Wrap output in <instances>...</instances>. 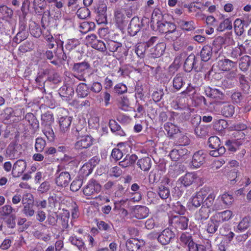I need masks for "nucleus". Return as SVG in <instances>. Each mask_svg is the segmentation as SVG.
<instances>
[{
	"mask_svg": "<svg viewBox=\"0 0 251 251\" xmlns=\"http://www.w3.org/2000/svg\"><path fill=\"white\" fill-rule=\"evenodd\" d=\"M201 60L199 56L191 53L185 60L183 68L186 72H190L192 70L199 72L202 69Z\"/></svg>",
	"mask_w": 251,
	"mask_h": 251,
	"instance_id": "obj_1",
	"label": "nucleus"
},
{
	"mask_svg": "<svg viewBox=\"0 0 251 251\" xmlns=\"http://www.w3.org/2000/svg\"><path fill=\"white\" fill-rule=\"evenodd\" d=\"M209 147L214 149L211 151L209 154L213 157H218L224 154L226 152V149L224 146H221V141L216 136H211L208 140Z\"/></svg>",
	"mask_w": 251,
	"mask_h": 251,
	"instance_id": "obj_2",
	"label": "nucleus"
},
{
	"mask_svg": "<svg viewBox=\"0 0 251 251\" xmlns=\"http://www.w3.org/2000/svg\"><path fill=\"white\" fill-rule=\"evenodd\" d=\"M71 176L69 172L58 169L55 174V183L59 187L68 186L71 181Z\"/></svg>",
	"mask_w": 251,
	"mask_h": 251,
	"instance_id": "obj_3",
	"label": "nucleus"
},
{
	"mask_svg": "<svg viewBox=\"0 0 251 251\" xmlns=\"http://www.w3.org/2000/svg\"><path fill=\"white\" fill-rule=\"evenodd\" d=\"M76 131L78 132V135L75 144V149L82 150L88 149L93 145L94 139L91 136L88 135H80L77 129H76Z\"/></svg>",
	"mask_w": 251,
	"mask_h": 251,
	"instance_id": "obj_4",
	"label": "nucleus"
},
{
	"mask_svg": "<svg viewBox=\"0 0 251 251\" xmlns=\"http://www.w3.org/2000/svg\"><path fill=\"white\" fill-rule=\"evenodd\" d=\"M169 222L176 230H185L188 226L189 219L185 216L176 215L170 217Z\"/></svg>",
	"mask_w": 251,
	"mask_h": 251,
	"instance_id": "obj_5",
	"label": "nucleus"
},
{
	"mask_svg": "<svg viewBox=\"0 0 251 251\" xmlns=\"http://www.w3.org/2000/svg\"><path fill=\"white\" fill-rule=\"evenodd\" d=\"M100 184L94 178L90 179L83 189V194L86 196L98 194L100 191Z\"/></svg>",
	"mask_w": 251,
	"mask_h": 251,
	"instance_id": "obj_6",
	"label": "nucleus"
},
{
	"mask_svg": "<svg viewBox=\"0 0 251 251\" xmlns=\"http://www.w3.org/2000/svg\"><path fill=\"white\" fill-rule=\"evenodd\" d=\"M157 30L161 33L166 34V36L169 38L170 34L175 33L176 32V25L173 23L162 21L158 23Z\"/></svg>",
	"mask_w": 251,
	"mask_h": 251,
	"instance_id": "obj_7",
	"label": "nucleus"
},
{
	"mask_svg": "<svg viewBox=\"0 0 251 251\" xmlns=\"http://www.w3.org/2000/svg\"><path fill=\"white\" fill-rule=\"evenodd\" d=\"M107 6L103 2L99 3L95 7V12L97 14V21L99 24H103L107 21Z\"/></svg>",
	"mask_w": 251,
	"mask_h": 251,
	"instance_id": "obj_8",
	"label": "nucleus"
},
{
	"mask_svg": "<svg viewBox=\"0 0 251 251\" xmlns=\"http://www.w3.org/2000/svg\"><path fill=\"white\" fill-rule=\"evenodd\" d=\"M145 245V242L144 240L134 238H129L126 244V248L128 251H143V248Z\"/></svg>",
	"mask_w": 251,
	"mask_h": 251,
	"instance_id": "obj_9",
	"label": "nucleus"
},
{
	"mask_svg": "<svg viewBox=\"0 0 251 251\" xmlns=\"http://www.w3.org/2000/svg\"><path fill=\"white\" fill-rule=\"evenodd\" d=\"M175 237L174 232L169 228H166L159 234L157 240L161 245H166L169 244Z\"/></svg>",
	"mask_w": 251,
	"mask_h": 251,
	"instance_id": "obj_10",
	"label": "nucleus"
},
{
	"mask_svg": "<svg viewBox=\"0 0 251 251\" xmlns=\"http://www.w3.org/2000/svg\"><path fill=\"white\" fill-rule=\"evenodd\" d=\"M170 118L169 120L171 122H174V118L178 115V114L175 112H170ZM164 128L167 132L169 137H173L174 134H176L179 131V129L172 122H167L164 125Z\"/></svg>",
	"mask_w": 251,
	"mask_h": 251,
	"instance_id": "obj_11",
	"label": "nucleus"
},
{
	"mask_svg": "<svg viewBox=\"0 0 251 251\" xmlns=\"http://www.w3.org/2000/svg\"><path fill=\"white\" fill-rule=\"evenodd\" d=\"M21 150L20 145L10 144L6 150L5 156L11 160L18 158L22 154Z\"/></svg>",
	"mask_w": 251,
	"mask_h": 251,
	"instance_id": "obj_12",
	"label": "nucleus"
},
{
	"mask_svg": "<svg viewBox=\"0 0 251 251\" xmlns=\"http://www.w3.org/2000/svg\"><path fill=\"white\" fill-rule=\"evenodd\" d=\"M198 178V176L196 173L189 172L181 176L178 180L183 186L187 187L195 183Z\"/></svg>",
	"mask_w": 251,
	"mask_h": 251,
	"instance_id": "obj_13",
	"label": "nucleus"
},
{
	"mask_svg": "<svg viewBox=\"0 0 251 251\" xmlns=\"http://www.w3.org/2000/svg\"><path fill=\"white\" fill-rule=\"evenodd\" d=\"M188 152L185 147H178L177 149L172 150L169 153V156L172 161H177L184 158V156L187 155Z\"/></svg>",
	"mask_w": 251,
	"mask_h": 251,
	"instance_id": "obj_14",
	"label": "nucleus"
},
{
	"mask_svg": "<svg viewBox=\"0 0 251 251\" xmlns=\"http://www.w3.org/2000/svg\"><path fill=\"white\" fill-rule=\"evenodd\" d=\"M212 217V219L219 224L230 220L233 217V212L231 210H226L222 212H216Z\"/></svg>",
	"mask_w": 251,
	"mask_h": 251,
	"instance_id": "obj_15",
	"label": "nucleus"
},
{
	"mask_svg": "<svg viewBox=\"0 0 251 251\" xmlns=\"http://www.w3.org/2000/svg\"><path fill=\"white\" fill-rule=\"evenodd\" d=\"M237 62L228 59L220 60L217 62V67L218 69L223 72H229L236 68Z\"/></svg>",
	"mask_w": 251,
	"mask_h": 251,
	"instance_id": "obj_16",
	"label": "nucleus"
},
{
	"mask_svg": "<svg viewBox=\"0 0 251 251\" xmlns=\"http://www.w3.org/2000/svg\"><path fill=\"white\" fill-rule=\"evenodd\" d=\"M25 120L30 126L32 133H35L39 129V121L33 113H27L25 116Z\"/></svg>",
	"mask_w": 251,
	"mask_h": 251,
	"instance_id": "obj_17",
	"label": "nucleus"
},
{
	"mask_svg": "<svg viewBox=\"0 0 251 251\" xmlns=\"http://www.w3.org/2000/svg\"><path fill=\"white\" fill-rule=\"evenodd\" d=\"M107 50L112 52H117L119 56H122L124 49L122 44L120 42H116L112 40L107 41Z\"/></svg>",
	"mask_w": 251,
	"mask_h": 251,
	"instance_id": "obj_18",
	"label": "nucleus"
},
{
	"mask_svg": "<svg viewBox=\"0 0 251 251\" xmlns=\"http://www.w3.org/2000/svg\"><path fill=\"white\" fill-rule=\"evenodd\" d=\"M141 22L139 18H133L128 26V32L130 36H134L139 32L141 28Z\"/></svg>",
	"mask_w": 251,
	"mask_h": 251,
	"instance_id": "obj_19",
	"label": "nucleus"
},
{
	"mask_svg": "<svg viewBox=\"0 0 251 251\" xmlns=\"http://www.w3.org/2000/svg\"><path fill=\"white\" fill-rule=\"evenodd\" d=\"M205 160V154L203 153L202 151H199L195 152L192 158V165L196 168L200 167Z\"/></svg>",
	"mask_w": 251,
	"mask_h": 251,
	"instance_id": "obj_20",
	"label": "nucleus"
},
{
	"mask_svg": "<svg viewBox=\"0 0 251 251\" xmlns=\"http://www.w3.org/2000/svg\"><path fill=\"white\" fill-rule=\"evenodd\" d=\"M26 167V161L23 159H19L14 164L12 174L15 176H20L25 170Z\"/></svg>",
	"mask_w": 251,
	"mask_h": 251,
	"instance_id": "obj_21",
	"label": "nucleus"
},
{
	"mask_svg": "<svg viewBox=\"0 0 251 251\" xmlns=\"http://www.w3.org/2000/svg\"><path fill=\"white\" fill-rule=\"evenodd\" d=\"M204 93L207 97L217 100H222L224 97V94L219 90L209 86L204 87Z\"/></svg>",
	"mask_w": 251,
	"mask_h": 251,
	"instance_id": "obj_22",
	"label": "nucleus"
},
{
	"mask_svg": "<svg viewBox=\"0 0 251 251\" xmlns=\"http://www.w3.org/2000/svg\"><path fill=\"white\" fill-rule=\"evenodd\" d=\"M72 118L70 116H62L59 118L58 122L60 131L65 133L70 130Z\"/></svg>",
	"mask_w": 251,
	"mask_h": 251,
	"instance_id": "obj_23",
	"label": "nucleus"
},
{
	"mask_svg": "<svg viewBox=\"0 0 251 251\" xmlns=\"http://www.w3.org/2000/svg\"><path fill=\"white\" fill-rule=\"evenodd\" d=\"M149 208L145 206L137 205L133 211L135 217L138 219L146 218L149 214Z\"/></svg>",
	"mask_w": 251,
	"mask_h": 251,
	"instance_id": "obj_24",
	"label": "nucleus"
},
{
	"mask_svg": "<svg viewBox=\"0 0 251 251\" xmlns=\"http://www.w3.org/2000/svg\"><path fill=\"white\" fill-rule=\"evenodd\" d=\"M178 26L183 30L190 31L194 30L196 25L193 21L179 20L177 21Z\"/></svg>",
	"mask_w": 251,
	"mask_h": 251,
	"instance_id": "obj_25",
	"label": "nucleus"
},
{
	"mask_svg": "<svg viewBox=\"0 0 251 251\" xmlns=\"http://www.w3.org/2000/svg\"><path fill=\"white\" fill-rule=\"evenodd\" d=\"M151 160L149 157L140 158L137 161V165L141 170L144 172L149 171L151 166Z\"/></svg>",
	"mask_w": 251,
	"mask_h": 251,
	"instance_id": "obj_26",
	"label": "nucleus"
},
{
	"mask_svg": "<svg viewBox=\"0 0 251 251\" xmlns=\"http://www.w3.org/2000/svg\"><path fill=\"white\" fill-rule=\"evenodd\" d=\"M126 17L121 10H117L114 13V21L117 26L122 28L126 24Z\"/></svg>",
	"mask_w": 251,
	"mask_h": 251,
	"instance_id": "obj_27",
	"label": "nucleus"
},
{
	"mask_svg": "<svg viewBox=\"0 0 251 251\" xmlns=\"http://www.w3.org/2000/svg\"><path fill=\"white\" fill-rule=\"evenodd\" d=\"M59 94L61 97L70 99L74 94V90L72 87L64 85L59 89Z\"/></svg>",
	"mask_w": 251,
	"mask_h": 251,
	"instance_id": "obj_28",
	"label": "nucleus"
},
{
	"mask_svg": "<svg viewBox=\"0 0 251 251\" xmlns=\"http://www.w3.org/2000/svg\"><path fill=\"white\" fill-rule=\"evenodd\" d=\"M24 208L22 212L24 214L26 217H32L35 214V210L34 209L33 202L32 200H30L26 202H23Z\"/></svg>",
	"mask_w": 251,
	"mask_h": 251,
	"instance_id": "obj_29",
	"label": "nucleus"
},
{
	"mask_svg": "<svg viewBox=\"0 0 251 251\" xmlns=\"http://www.w3.org/2000/svg\"><path fill=\"white\" fill-rule=\"evenodd\" d=\"M212 54V48L210 45H205L202 48L201 51V60L204 62L208 61Z\"/></svg>",
	"mask_w": 251,
	"mask_h": 251,
	"instance_id": "obj_30",
	"label": "nucleus"
},
{
	"mask_svg": "<svg viewBox=\"0 0 251 251\" xmlns=\"http://www.w3.org/2000/svg\"><path fill=\"white\" fill-rule=\"evenodd\" d=\"M90 67V64L83 61L80 63H75L73 67V70L74 72L77 74H85L86 70Z\"/></svg>",
	"mask_w": 251,
	"mask_h": 251,
	"instance_id": "obj_31",
	"label": "nucleus"
},
{
	"mask_svg": "<svg viewBox=\"0 0 251 251\" xmlns=\"http://www.w3.org/2000/svg\"><path fill=\"white\" fill-rule=\"evenodd\" d=\"M210 129V126L199 124L195 128V133L198 137H204L208 135Z\"/></svg>",
	"mask_w": 251,
	"mask_h": 251,
	"instance_id": "obj_32",
	"label": "nucleus"
},
{
	"mask_svg": "<svg viewBox=\"0 0 251 251\" xmlns=\"http://www.w3.org/2000/svg\"><path fill=\"white\" fill-rule=\"evenodd\" d=\"M54 42L56 43L57 46V50L55 53L57 56L58 58L60 60H66L67 57L64 51L63 41H61L60 39H57L54 41Z\"/></svg>",
	"mask_w": 251,
	"mask_h": 251,
	"instance_id": "obj_33",
	"label": "nucleus"
},
{
	"mask_svg": "<svg viewBox=\"0 0 251 251\" xmlns=\"http://www.w3.org/2000/svg\"><path fill=\"white\" fill-rule=\"evenodd\" d=\"M95 27L96 25L94 22L84 21L80 24L79 31L83 34H86L94 30Z\"/></svg>",
	"mask_w": 251,
	"mask_h": 251,
	"instance_id": "obj_34",
	"label": "nucleus"
},
{
	"mask_svg": "<svg viewBox=\"0 0 251 251\" xmlns=\"http://www.w3.org/2000/svg\"><path fill=\"white\" fill-rule=\"evenodd\" d=\"M251 63V57L249 55L242 56L239 63V67L243 72H246L249 68Z\"/></svg>",
	"mask_w": 251,
	"mask_h": 251,
	"instance_id": "obj_35",
	"label": "nucleus"
},
{
	"mask_svg": "<svg viewBox=\"0 0 251 251\" xmlns=\"http://www.w3.org/2000/svg\"><path fill=\"white\" fill-rule=\"evenodd\" d=\"M70 212L65 209H62V213L60 215V220L62 227L63 229H67L69 227V221L70 219Z\"/></svg>",
	"mask_w": 251,
	"mask_h": 251,
	"instance_id": "obj_36",
	"label": "nucleus"
},
{
	"mask_svg": "<svg viewBox=\"0 0 251 251\" xmlns=\"http://www.w3.org/2000/svg\"><path fill=\"white\" fill-rule=\"evenodd\" d=\"M166 44L164 42H160L151 49V52L155 57L161 56L165 51Z\"/></svg>",
	"mask_w": 251,
	"mask_h": 251,
	"instance_id": "obj_37",
	"label": "nucleus"
},
{
	"mask_svg": "<svg viewBox=\"0 0 251 251\" xmlns=\"http://www.w3.org/2000/svg\"><path fill=\"white\" fill-rule=\"evenodd\" d=\"M77 95L80 98H84L89 93V89L88 85L85 83H80L76 89Z\"/></svg>",
	"mask_w": 251,
	"mask_h": 251,
	"instance_id": "obj_38",
	"label": "nucleus"
},
{
	"mask_svg": "<svg viewBox=\"0 0 251 251\" xmlns=\"http://www.w3.org/2000/svg\"><path fill=\"white\" fill-rule=\"evenodd\" d=\"M185 82L183 81V74L178 73L175 76L173 81V86L176 90H180Z\"/></svg>",
	"mask_w": 251,
	"mask_h": 251,
	"instance_id": "obj_39",
	"label": "nucleus"
},
{
	"mask_svg": "<svg viewBox=\"0 0 251 251\" xmlns=\"http://www.w3.org/2000/svg\"><path fill=\"white\" fill-rule=\"evenodd\" d=\"M219 226V224L211 217L205 226V229L208 233L213 234L217 230Z\"/></svg>",
	"mask_w": 251,
	"mask_h": 251,
	"instance_id": "obj_40",
	"label": "nucleus"
},
{
	"mask_svg": "<svg viewBox=\"0 0 251 251\" xmlns=\"http://www.w3.org/2000/svg\"><path fill=\"white\" fill-rule=\"evenodd\" d=\"M42 125L46 126H51L54 121V117L52 113L47 111L41 116Z\"/></svg>",
	"mask_w": 251,
	"mask_h": 251,
	"instance_id": "obj_41",
	"label": "nucleus"
},
{
	"mask_svg": "<svg viewBox=\"0 0 251 251\" xmlns=\"http://www.w3.org/2000/svg\"><path fill=\"white\" fill-rule=\"evenodd\" d=\"M98 229L100 231H104L109 233L112 231L113 225L110 223H106L103 221H99L97 223Z\"/></svg>",
	"mask_w": 251,
	"mask_h": 251,
	"instance_id": "obj_42",
	"label": "nucleus"
},
{
	"mask_svg": "<svg viewBox=\"0 0 251 251\" xmlns=\"http://www.w3.org/2000/svg\"><path fill=\"white\" fill-rule=\"evenodd\" d=\"M181 243L184 245H187L188 248L190 247L191 243H194L192 234L188 232H183L179 238Z\"/></svg>",
	"mask_w": 251,
	"mask_h": 251,
	"instance_id": "obj_43",
	"label": "nucleus"
},
{
	"mask_svg": "<svg viewBox=\"0 0 251 251\" xmlns=\"http://www.w3.org/2000/svg\"><path fill=\"white\" fill-rule=\"evenodd\" d=\"M235 107L232 104H226L222 109L221 113L226 117H231L234 114Z\"/></svg>",
	"mask_w": 251,
	"mask_h": 251,
	"instance_id": "obj_44",
	"label": "nucleus"
},
{
	"mask_svg": "<svg viewBox=\"0 0 251 251\" xmlns=\"http://www.w3.org/2000/svg\"><path fill=\"white\" fill-rule=\"evenodd\" d=\"M220 201H221L225 207H228L230 206L234 201V199L232 194L228 193H225L220 195Z\"/></svg>",
	"mask_w": 251,
	"mask_h": 251,
	"instance_id": "obj_45",
	"label": "nucleus"
},
{
	"mask_svg": "<svg viewBox=\"0 0 251 251\" xmlns=\"http://www.w3.org/2000/svg\"><path fill=\"white\" fill-rule=\"evenodd\" d=\"M29 28L30 34L36 38L39 37L42 34V30L39 25L33 22L29 25Z\"/></svg>",
	"mask_w": 251,
	"mask_h": 251,
	"instance_id": "obj_46",
	"label": "nucleus"
},
{
	"mask_svg": "<svg viewBox=\"0 0 251 251\" xmlns=\"http://www.w3.org/2000/svg\"><path fill=\"white\" fill-rule=\"evenodd\" d=\"M13 212H15V209L10 205L6 204L0 207V216L3 217L10 216Z\"/></svg>",
	"mask_w": 251,
	"mask_h": 251,
	"instance_id": "obj_47",
	"label": "nucleus"
},
{
	"mask_svg": "<svg viewBox=\"0 0 251 251\" xmlns=\"http://www.w3.org/2000/svg\"><path fill=\"white\" fill-rule=\"evenodd\" d=\"M244 24L242 20L240 19L235 20L234 23V28L236 35L240 36L243 33L244 31Z\"/></svg>",
	"mask_w": 251,
	"mask_h": 251,
	"instance_id": "obj_48",
	"label": "nucleus"
},
{
	"mask_svg": "<svg viewBox=\"0 0 251 251\" xmlns=\"http://www.w3.org/2000/svg\"><path fill=\"white\" fill-rule=\"evenodd\" d=\"M232 27L231 21L229 19L227 18L225 19L221 22L217 28V30L218 31H224L226 29L230 30Z\"/></svg>",
	"mask_w": 251,
	"mask_h": 251,
	"instance_id": "obj_49",
	"label": "nucleus"
},
{
	"mask_svg": "<svg viewBox=\"0 0 251 251\" xmlns=\"http://www.w3.org/2000/svg\"><path fill=\"white\" fill-rule=\"evenodd\" d=\"M43 132L49 141L52 142L54 141L55 135L51 126H44Z\"/></svg>",
	"mask_w": 251,
	"mask_h": 251,
	"instance_id": "obj_50",
	"label": "nucleus"
},
{
	"mask_svg": "<svg viewBox=\"0 0 251 251\" xmlns=\"http://www.w3.org/2000/svg\"><path fill=\"white\" fill-rule=\"evenodd\" d=\"M69 242L73 245L77 247L81 250L84 245V243L81 238L77 237L76 236H71L69 238Z\"/></svg>",
	"mask_w": 251,
	"mask_h": 251,
	"instance_id": "obj_51",
	"label": "nucleus"
},
{
	"mask_svg": "<svg viewBox=\"0 0 251 251\" xmlns=\"http://www.w3.org/2000/svg\"><path fill=\"white\" fill-rule=\"evenodd\" d=\"M239 81L241 89L243 91L248 92L250 89V85L245 76L244 75H241L239 77Z\"/></svg>",
	"mask_w": 251,
	"mask_h": 251,
	"instance_id": "obj_52",
	"label": "nucleus"
},
{
	"mask_svg": "<svg viewBox=\"0 0 251 251\" xmlns=\"http://www.w3.org/2000/svg\"><path fill=\"white\" fill-rule=\"evenodd\" d=\"M214 128L218 131H221L228 126L227 122L223 119L216 120L214 123Z\"/></svg>",
	"mask_w": 251,
	"mask_h": 251,
	"instance_id": "obj_53",
	"label": "nucleus"
},
{
	"mask_svg": "<svg viewBox=\"0 0 251 251\" xmlns=\"http://www.w3.org/2000/svg\"><path fill=\"white\" fill-rule=\"evenodd\" d=\"M79 45L80 42L78 39L75 38L70 39L67 40L65 47L67 50L71 51L75 49Z\"/></svg>",
	"mask_w": 251,
	"mask_h": 251,
	"instance_id": "obj_54",
	"label": "nucleus"
},
{
	"mask_svg": "<svg viewBox=\"0 0 251 251\" xmlns=\"http://www.w3.org/2000/svg\"><path fill=\"white\" fill-rule=\"evenodd\" d=\"M250 217H245L239 223L237 226V229L240 231H244L250 226Z\"/></svg>",
	"mask_w": 251,
	"mask_h": 251,
	"instance_id": "obj_55",
	"label": "nucleus"
},
{
	"mask_svg": "<svg viewBox=\"0 0 251 251\" xmlns=\"http://www.w3.org/2000/svg\"><path fill=\"white\" fill-rule=\"evenodd\" d=\"M95 43L92 44L91 47L95 50H97L101 52H105L106 51L107 48L105 44L101 40H98L94 41Z\"/></svg>",
	"mask_w": 251,
	"mask_h": 251,
	"instance_id": "obj_56",
	"label": "nucleus"
},
{
	"mask_svg": "<svg viewBox=\"0 0 251 251\" xmlns=\"http://www.w3.org/2000/svg\"><path fill=\"white\" fill-rule=\"evenodd\" d=\"M90 11L86 7L79 8L76 13L77 16L80 19H85L90 16Z\"/></svg>",
	"mask_w": 251,
	"mask_h": 251,
	"instance_id": "obj_57",
	"label": "nucleus"
},
{
	"mask_svg": "<svg viewBox=\"0 0 251 251\" xmlns=\"http://www.w3.org/2000/svg\"><path fill=\"white\" fill-rule=\"evenodd\" d=\"M28 32L18 31L16 36L13 38V42L16 44H19L25 40L28 36Z\"/></svg>",
	"mask_w": 251,
	"mask_h": 251,
	"instance_id": "obj_58",
	"label": "nucleus"
},
{
	"mask_svg": "<svg viewBox=\"0 0 251 251\" xmlns=\"http://www.w3.org/2000/svg\"><path fill=\"white\" fill-rule=\"evenodd\" d=\"M46 145V141L42 138H37L35 144V149L36 151L38 152H42L44 150Z\"/></svg>",
	"mask_w": 251,
	"mask_h": 251,
	"instance_id": "obj_59",
	"label": "nucleus"
},
{
	"mask_svg": "<svg viewBox=\"0 0 251 251\" xmlns=\"http://www.w3.org/2000/svg\"><path fill=\"white\" fill-rule=\"evenodd\" d=\"M157 192L160 198L163 200L167 199L170 194L169 189L163 185L159 187Z\"/></svg>",
	"mask_w": 251,
	"mask_h": 251,
	"instance_id": "obj_60",
	"label": "nucleus"
},
{
	"mask_svg": "<svg viewBox=\"0 0 251 251\" xmlns=\"http://www.w3.org/2000/svg\"><path fill=\"white\" fill-rule=\"evenodd\" d=\"M163 19V15L161 11L158 9H154L152 13L151 22L153 23L156 22L157 25L158 23L162 22L161 20Z\"/></svg>",
	"mask_w": 251,
	"mask_h": 251,
	"instance_id": "obj_61",
	"label": "nucleus"
},
{
	"mask_svg": "<svg viewBox=\"0 0 251 251\" xmlns=\"http://www.w3.org/2000/svg\"><path fill=\"white\" fill-rule=\"evenodd\" d=\"M173 210L176 213L179 214V215H183L186 211V208L180 201H176L173 204Z\"/></svg>",
	"mask_w": 251,
	"mask_h": 251,
	"instance_id": "obj_62",
	"label": "nucleus"
},
{
	"mask_svg": "<svg viewBox=\"0 0 251 251\" xmlns=\"http://www.w3.org/2000/svg\"><path fill=\"white\" fill-rule=\"evenodd\" d=\"M188 251H207L206 247L202 244H198L195 243H191L190 247L188 248Z\"/></svg>",
	"mask_w": 251,
	"mask_h": 251,
	"instance_id": "obj_63",
	"label": "nucleus"
},
{
	"mask_svg": "<svg viewBox=\"0 0 251 251\" xmlns=\"http://www.w3.org/2000/svg\"><path fill=\"white\" fill-rule=\"evenodd\" d=\"M57 215L56 214H49L47 215L46 224L50 226H55L57 223Z\"/></svg>",
	"mask_w": 251,
	"mask_h": 251,
	"instance_id": "obj_64",
	"label": "nucleus"
}]
</instances>
